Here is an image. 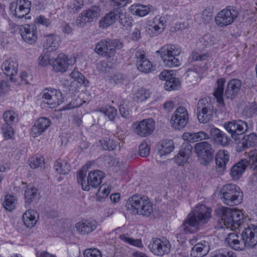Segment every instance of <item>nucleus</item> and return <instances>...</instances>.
Segmentation results:
<instances>
[{"label":"nucleus","instance_id":"54","mask_svg":"<svg viewBox=\"0 0 257 257\" xmlns=\"http://www.w3.org/2000/svg\"><path fill=\"white\" fill-rule=\"evenodd\" d=\"M39 64L42 66H46L48 65L53 66L54 59L51 58L48 54H42L38 58Z\"/></svg>","mask_w":257,"mask_h":257},{"label":"nucleus","instance_id":"1","mask_svg":"<svg viewBox=\"0 0 257 257\" xmlns=\"http://www.w3.org/2000/svg\"><path fill=\"white\" fill-rule=\"evenodd\" d=\"M211 209L204 205H197L190 213L181 226L184 233H194L197 231L201 224L206 223L210 217Z\"/></svg>","mask_w":257,"mask_h":257},{"label":"nucleus","instance_id":"34","mask_svg":"<svg viewBox=\"0 0 257 257\" xmlns=\"http://www.w3.org/2000/svg\"><path fill=\"white\" fill-rule=\"evenodd\" d=\"M216 164L220 170H224L226 165L229 162V154L227 151L220 150L217 154L216 158Z\"/></svg>","mask_w":257,"mask_h":257},{"label":"nucleus","instance_id":"16","mask_svg":"<svg viewBox=\"0 0 257 257\" xmlns=\"http://www.w3.org/2000/svg\"><path fill=\"white\" fill-rule=\"evenodd\" d=\"M150 201L149 199L146 196L140 195H134L130 198L126 203L125 206L127 210L131 213L138 214L139 212V209L141 208Z\"/></svg>","mask_w":257,"mask_h":257},{"label":"nucleus","instance_id":"40","mask_svg":"<svg viewBox=\"0 0 257 257\" xmlns=\"http://www.w3.org/2000/svg\"><path fill=\"white\" fill-rule=\"evenodd\" d=\"M54 168L57 174L60 175H66L68 174L71 170V167L69 163L66 161L61 160L56 161L54 164Z\"/></svg>","mask_w":257,"mask_h":257},{"label":"nucleus","instance_id":"20","mask_svg":"<svg viewBox=\"0 0 257 257\" xmlns=\"http://www.w3.org/2000/svg\"><path fill=\"white\" fill-rule=\"evenodd\" d=\"M74 58H68L64 54H60L56 59H54L53 67L57 71L65 72L69 66H72L75 62Z\"/></svg>","mask_w":257,"mask_h":257},{"label":"nucleus","instance_id":"45","mask_svg":"<svg viewBox=\"0 0 257 257\" xmlns=\"http://www.w3.org/2000/svg\"><path fill=\"white\" fill-rule=\"evenodd\" d=\"M86 175V171L83 170H80L77 174V182L79 184H81L83 190L85 191L89 190V187L88 184V179L87 182L85 180V178Z\"/></svg>","mask_w":257,"mask_h":257},{"label":"nucleus","instance_id":"6","mask_svg":"<svg viewBox=\"0 0 257 257\" xmlns=\"http://www.w3.org/2000/svg\"><path fill=\"white\" fill-rule=\"evenodd\" d=\"M213 113V105L209 98L200 99L197 104V115L201 123H206L212 118Z\"/></svg>","mask_w":257,"mask_h":257},{"label":"nucleus","instance_id":"35","mask_svg":"<svg viewBox=\"0 0 257 257\" xmlns=\"http://www.w3.org/2000/svg\"><path fill=\"white\" fill-rule=\"evenodd\" d=\"M184 140L190 142H196L203 140L209 138V135L203 131H200L197 133L186 132L182 135Z\"/></svg>","mask_w":257,"mask_h":257},{"label":"nucleus","instance_id":"59","mask_svg":"<svg viewBox=\"0 0 257 257\" xmlns=\"http://www.w3.org/2000/svg\"><path fill=\"white\" fill-rule=\"evenodd\" d=\"M84 257H102L101 251L96 248H88L83 252Z\"/></svg>","mask_w":257,"mask_h":257},{"label":"nucleus","instance_id":"42","mask_svg":"<svg viewBox=\"0 0 257 257\" xmlns=\"http://www.w3.org/2000/svg\"><path fill=\"white\" fill-rule=\"evenodd\" d=\"M37 189L32 185H29L27 187L25 191V197L26 202L30 203L33 202L37 197Z\"/></svg>","mask_w":257,"mask_h":257},{"label":"nucleus","instance_id":"5","mask_svg":"<svg viewBox=\"0 0 257 257\" xmlns=\"http://www.w3.org/2000/svg\"><path fill=\"white\" fill-rule=\"evenodd\" d=\"M220 195L223 202L230 206L239 204L243 200L242 192L233 184L224 185L221 189Z\"/></svg>","mask_w":257,"mask_h":257},{"label":"nucleus","instance_id":"50","mask_svg":"<svg viewBox=\"0 0 257 257\" xmlns=\"http://www.w3.org/2000/svg\"><path fill=\"white\" fill-rule=\"evenodd\" d=\"M179 85L178 79L172 77L165 82L164 87L166 90L171 91L176 89Z\"/></svg>","mask_w":257,"mask_h":257},{"label":"nucleus","instance_id":"2","mask_svg":"<svg viewBox=\"0 0 257 257\" xmlns=\"http://www.w3.org/2000/svg\"><path fill=\"white\" fill-rule=\"evenodd\" d=\"M123 47V43L118 39H103L98 42L95 46V51L99 55L106 57L107 62L113 64L116 59L113 56L116 50Z\"/></svg>","mask_w":257,"mask_h":257},{"label":"nucleus","instance_id":"52","mask_svg":"<svg viewBox=\"0 0 257 257\" xmlns=\"http://www.w3.org/2000/svg\"><path fill=\"white\" fill-rule=\"evenodd\" d=\"M120 238L123 241L130 244L131 245L139 247H143V245L141 239H135L132 237H130L124 234L121 235Z\"/></svg>","mask_w":257,"mask_h":257},{"label":"nucleus","instance_id":"30","mask_svg":"<svg viewBox=\"0 0 257 257\" xmlns=\"http://www.w3.org/2000/svg\"><path fill=\"white\" fill-rule=\"evenodd\" d=\"M226 241L229 246L236 250H241L245 247H248L245 244L243 240L240 241L238 239V236L235 233H229L226 238Z\"/></svg>","mask_w":257,"mask_h":257},{"label":"nucleus","instance_id":"29","mask_svg":"<svg viewBox=\"0 0 257 257\" xmlns=\"http://www.w3.org/2000/svg\"><path fill=\"white\" fill-rule=\"evenodd\" d=\"M241 86V82L239 80H230L227 84L224 95L227 98L233 99L237 95Z\"/></svg>","mask_w":257,"mask_h":257},{"label":"nucleus","instance_id":"31","mask_svg":"<svg viewBox=\"0 0 257 257\" xmlns=\"http://www.w3.org/2000/svg\"><path fill=\"white\" fill-rule=\"evenodd\" d=\"M238 140V144L240 150H244L249 147L257 146V135L255 133L244 136Z\"/></svg>","mask_w":257,"mask_h":257},{"label":"nucleus","instance_id":"57","mask_svg":"<svg viewBox=\"0 0 257 257\" xmlns=\"http://www.w3.org/2000/svg\"><path fill=\"white\" fill-rule=\"evenodd\" d=\"M249 164L253 170H257V149L250 151L248 154Z\"/></svg>","mask_w":257,"mask_h":257},{"label":"nucleus","instance_id":"25","mask_svg":"<svg viewBox=\"0 0 257 257\" xmlns=\"http://www.w3.org/2000/svg\"><path fill=\"white\" fill-rule=\"evenodd\" d=\"M119 14V10H111L99 20V27L100 28L105 29L112 25L118 19Z\"/></svg>","mask_w":257,"mask_h":257},{"label":"nucleus","instance_id":"19","mask_svg":"<svg viewBox=\"0 0 257 257\" xmlns=\"http://www.w3.org/2000/svg\"><path fill=\"white\" fill-rule=\"evenodd\" d=\"M20 33L23 40L30 44H34L38 38L37 28L35 25H26L21 26Z\"/></svg>","mask_w":257,"mask_h":257},{"label":"nucleus","instance_id":"22","mask_svg":"<svg viewBox=\"0 0 257 257\" xmlns=\"http://www.w3.org/2000/svg\"><path fill=\"white\" fill-rule=\"evenodd\" d=\"M18 63L15 58H9L6 60L2 65L1 68L4 73L10 76V79L15 81L12 77L17 73Z\"/></svg>","mask_w":257,"mask_h":257},{"label":"nucleus","instance_id":"10","mask_svg":"<svg viewBox=\"0 0 257 257\" xmlns=\"http://www.w3.org/2000/svg\"><path fill=\"white\" fill-rule=\"evenodd\" d=\"M225 130L235 141L240 140V136L247 130L246 122L240 120L228 121L224 124Z\"/></svg>","mask_w":257,"mask_h":257},{"label":"nucleus","instance_id":"37","mask_svg":"<svg viewBox=\"0 0 257 257\" xmlns=\"http://www.w3.org/2000/svg\"><path fill=\"white\" fill-rule=\"evenodd\" d=\"M174 149V143L171 140H163L158 145V152L160 156L169 154Z\"/></svg>","mask_w":257,"mask_h":257},{"label":"nucleus","instance_id":"12","mask_svg":"<svg viewBox=\"0 0 257 257\" xmlns=\"http://www.w3.org/2000/svg\"><path fill=\"white\" fill-rule=\"evenodd\" d=\"M31 2L28 0H17L11 3L10 10L16 18H23L30 12Z\"/></svg>","mask_w":257,"mask_h":257},{"label":"nucleus","instance_id":"64","mask_svg":"<svg viewBox=\"0 0 257 257\" xmlns=\"http://www.w3.org/2000/svg\"><path fill=\"white\" fill-rule=\"evenodd\" d=\"M111 66L105 61H100L97 64V68L100 73H106L109 71Z\"/></svg>","mask_w":257,"mask_h":257},{"label":"nucleus","instance_id":"61","mask_svg":"<svg viewBox=\"0 0 257 257\" xmlns=\"http://www.w3.org/2000/svg\"><path fill=\"white\" fill-rule=\"evenodd\" d=\"M139 153L142 157H146L150 154V148L147 143L144 142L140 145Z\"/></svg>","mask_w":257,"mask_h":257},{"label":"nucleus","instance_id":"7","mask_svg":"<svg viewBox=\"0 0 257 257\" xmlns=\"http://www.w3.org/2000/svg\"><path fill=\"white\" fill-rule=\"evenodd\" d=\"M101 9L99 6L94 5L82 11L77 17L76 25L83 28L87 23L93 22L99 17Z\"/></svg>","mask_w":257,"mask_h":257},{"label":"nucleus","instance_id":"9","mask_svg":"<svg viewBox=\"0 0 257 257\" xmlns=\"http://www.w3.org/2000/svg\"><path fill=\"white\" fill-rule=\"evenodd\" d=\"M238 16L237 10L232 6H228L218 12L215 17V23L218 26L224 27L231 25Z\"/></svg>","mask_w":257,"mask_h":257},{"label":"nucleus","instance_id":"38","mask_svg":"<svg viewBox=\"0 0 257 257\" xmlns=\"http://www.w3.org/2000/svg\"><path fill=\"white\" fill-rule=\"evenodd\" d=\"M225 82V78H222L219 79L216 82V87L213 93L217 101L220 104H223L224 103L223 95Z\"/></svg>","mask_w":257,"mask_h":257},{"label":"nucleus","instance_id":"28","mask_svg":"<svg viewBox=\"0 0 257 257\" xmlns=\"http://www.w3.org/2000/svg\"><path fill=\"white\" fill-rule=\"evenodd\" d=\"M210 134V137L217 144L226 146L229 143V139L226 134L216 127L211 128Z\"/></svg>","mask_w":257,"mask_h":257},{"label":"nucleus","instance_id":"43","mask_svg":"<svg viewBox=\"0 0 257 257\" xmlns=\"http://www.w3.org/2000/svg\"><path fill=\"white\" fill-rule=\"evenodd\" d=\"M17 204V199L14 195H7L3 202V206L8 211L15 209Z\"/></svg>","mask_w":257,"mask_h":257},{"label":"nucleus","instance_id":"23","mask_svg":"<svg viewBox=\"0 0 257 257\" xmlns=\"http://www.w3.org/2000/svg\"><path fill=\"white\" fill-rule=\"evenodd\" d=\"M96 221L92 219L85 220L77 222L75 225L77 231L83 235L87 234L92 232L96 228Z\"/></svg>","mask_w":257,"mask_h":257},{"label":"nucleus","instance_id":"15","mask_svg":"<svg viewBox=\"0 0 257 257\" xmlns=\"http://www.w3.org/2000/svg\"><path fill=\"white\" fill-rule=\"evenodd\" d=\"M42 98L44 99L46 103L52 107L60 105L63 100L62 92L53 88L45 89L43 92Z\"/></svg>","mask_w":257,"mask_h":257},{"label":"nucleus","instance_id":"56","mask_svg":"<svg viewBox=\"0 0 257 257\" xmlns=\"http://www.w3.org/2000/svg\"><path fill=\"white\" fill-rule=\"evenodd\" d=\"M153 212V204L149 201L148 203H146V204L141 208V209H139V212L138 214L142 215L145 216H149Z\"/></svg>","mask_w":257,"mask_h":257},{"label":"nucleus","instance_id":"8","mask_svg":"<svg viewBox=\"0 0 257 257\" xmlns=\"http://www.w3.org/2000/svg\"><path fill=\"white\" fill-rule=\"evenodd\" d=\"M194 152L201 164L206 165L213 159L214 150L207 142H201L195 144Z\"/></svg>","mask_w":257,"mask_h":257},{"label":"nucleus","instance_id":"26","mask_svg":"<svg viewBox=\"0 0 257 257\" xmlns=\"http://www.w3.org/2000/svg\"><path fill=\"white\" fill-rule=\"evenodd\" d=\"M192 147L187 143L183 144L178 154L174 158L175 162L179 165L185 163L192 153Z\"/></svg>","mask_w":257,"mask_h":257},{"label":"nucleus","instance_id":"13","mask_svg":"<svg viewBox=\"0 0 257 257\" xmlns=\"http://www.w3.org/2000/svg\"><path fill=\"white\" fill-rule=\"evenodd\" d=\"M134 132L141 137H146L151 135L155 127V123L152 118L143 119L133 123Z\"/></svg>","mask_w":257,"mask_h":257},{"label":"nucleus","instance_id":"4","mask_svg":"<svg viewBox=\"0 0 257 257\" xmlns=\"http://www.w3.org/2000/svg\"><path fill=\"white\" fill-rule=\"evenodd\" d=\"M163 61L165 66L172 67L181 64L177 58L181 53V48L178 45L167 44L157 51Z\"/></svg>","mask_w":257,"mask_h":257},{"label":"nucleus","instance_id":"46","mask_svg":"<svg viewBox=\"0 0 257 257\" xmlns=\"http://www.w3.org/2000/svg\"><path fill=\"white\" fill-rule=\"evenodd\" d=\"M3 118L5 123H10L12 125L16 123L18 119L17 114L14 111L11 110L5 111L3 115Z\"/></svg>","mask_w":257,"mask_h":257},{"label":"nucleus","instance_id":"24","mask_svg":"<svg viewBox=\"0 0 257 257\" xmlns=\"http://www.w3.org/2000/svg\"><path fill=\"white\" fill-rule=\"evenodd\" d=\"M43 47L48 52L56 50L60 46V38L56 34H49L44 37Z\"/></svg>","mask_w":257,"mask_h":257},{"label":"nucleus","instance_id":"21","mask_svg":"<svg viewBox=\"0 0 257 257\" xmlns=\"http://www.w3.org/2000/svg\"><path fill=\"white\" fill-rule=\"evenodd\" d=\"M51 121L45 117H40L32 128L31 134L34 138L41 135L50 126Z\"/></svg>","mask_w":257,"mask_h":257},{"label":"nucleus","instance_id":"60","mask_svg":"<svg viewBox=\"0 0 257 257\" xmlns=\"http://www.w3.org/2000/svg\"><path fill=\"white\" fill-rule=\"evenodd\" d=\"M119 112L123 117L127 118L130 114V108L127 106V102L123 101L119 105Z\"/></svg>","mask_w":257,"mask_h":257},{"label":"nucleus","instance_id":"55","mask_svg":"<svg viewBox=\"0 0 257 257\" xmlns=\"http://www.w3.org/2000/svg\"><path fill=\"white\" fill-rule=\"evenodd\" d=\"M10 123H5L2 126V132L6 140L12 139L14 135V130Z\"/></svg>","mask_w":257,"mask_h":257},{"label":"nucleus","instance_id":"33","mask_svg":"<svg viewBox=\"0 0 257 257\" xmlns=\"http://www.w3.org/2000/svg\"><path fill=\"white\" fill-rule=\"evenodd\" d=\"M253 235L252 224L245 228L241 233V239L248 247H253L256 245Z\"/></svg>","mask_w":257,"mask_h":257},{"label":"nucleus","instance_id":"63","mask_svg":"<svg viewBox=\"0 0 257 257\" xmlns=\"http://www.w3.org/2000/svg\"><path fill=\"white\" fill-rule=\"evenodd\" d=\"M70 76L79 83L83 84L84 83V77L81 73L75 69L71 72Z\"/></svg>","mask_w":257,"mask_h":257},{"label":"nucleus","instance_id":"58","mask_svg":"<svg viewBox=\"0 0 257 257\" xmlns=\"http://www.w3.org/2000/svg\"><path fill=\"white\" fill-rule=\"evenodd\" d=\"M215 40L214 38L210 34L205 35L200 41V43H202L205 47H210L214 45Z\"/></svg>","mask_w":257,"mask_h":257},{"label":"nucleus","instance_id":"51","mask_svg":"<svg viewBox=\"0 0 257 257\" xmlns=\"http://www.w3.org/2000/svg\"><path fill=\"white\" fill-rule=\"evenodd\" d=\"M119 19V22L121 26L127 28L131 26L132 23V20L131 18L126 16L125 14H123L121 10H119V16H118Z\"/></svg>","mask_w":257,"mask_h":257},{"label":"nucleus","instance_id":"41","mask_svg":"<svg viewBox=\"0 0 257 257\" xmlns=\"http://www.w3.org/2000/svg\"><path fill=\"white\" fill-rule=\"evenodd\" d=\"M152 7L150 5H134L131 7L132 12L141 17H144L148 14L151 11Z\"/></svg>","mask_w":257,"mask_h":257},{"label":"nucleus","instance_id":"48","mask_svg":"<svg viewBox=\"0 0 257 257\" xmlns=\"http://www.w3.org/2000/svg\"><path fill=\"white\" fill-rule=\"evenodd\" d=\"M100 143L104 150L109 151L114 150L117 146V143L109 138H105L102 141H100Z\"/></svg>","mask_w":257,"mask_h":257},{"label":"nucleus","instance_id":"27","mask_svg":"<svg viewBox=\"0 0 257 257\" xmlns=\"http://www.w3.org/2000/svg\"><path fill=\"white\" fill-rule=\"evenodd\" d=\"M210 249V243L207 240H201L197 243L196 247L192 248V257H203L206 255Z\"/></svg>","mask_w":257,"mask_h":257},{"label":"nucleus","instance_id":"17","mask_svg":"<svg viewBox=\"0 0 257 257\" xmlns=\"http://www.w3.org/2000/svg\"><path fill=\"white\" fill-rule=\"evenodd\" d=\"M167 26V21L164 17L158 16L150 22L148 33L151 37L162 33Z\"/></svg>","mask_w":257,"mask_h":257},{"label":"nucleus","instance_id":"14","mask_svg":"<svg viewBox=\"0 0 257 257\" xmlns=\"http://www.w3.org/2000/svg\"><path fill=\"white\" fill-rule=\"evenodd\" d=\"M189 120L188 113L184 106H179L174 112L171 122L172 126L177 130L184 128Z\"/></svg>","mask_w":257,"mask_h":257},{"label":"nucleus","instance_id":"62","mask_svg":"<svg viewBox=\"0 0 257 257\" xmlns=\"http://www.w3.org/2000/svg\"><path fill=\"white\" fill-rule=\"evenodd\" d=\"M129 0H110L113 9L121 10L120 9L128 3Z\"/></svg>","mask_w":257,"mask_h":257},{"label":"nucleus","instance_id":"36","mask_svg":"<svg viewBox=\"0 0 257 257\" xmlns=\"http://www.w3.org/2000/svg\"><path fill=\"white\" fill-rule=\"evenodd\" d=\"M38 216V214L33 210L26 211L23 216L24 224L28 228L34 227L36 224Z\"/></svg>","mask_w":257,"mask_h":257},{"label":"nucleus","instance_id":"53","mask_svg":"<svg viewBox=\"0 0 257 257\" xmlns=\"http://www.w3.org/2000/svg\"><path fill=\"white\" fill-rule=\"evenodd\" d=\"M44 163L43 157L40 156H36L29 159V164L33 169H36L41 167Z\"/></svg>","mask_w":257,"mask_h":257},{"label":"nucleus","instance_id":"47","mask_svg":"<svg viewBox=\"0 0 257 257\" xmlns=\"http://www.w3.org/2000/svg\"><path fill=\"white\" fill-rule=\"evenodd\" d=\"M84 7L83 0H73L68 6V10L70 13H75L79 11Z\"/></svg>","mask_w":257,"mask_h":257},{"label":"nucleus","instance_id":"11","mask_svg":"<svg viewBox=\"0 0 257 257\" xmlns=\"http://www.w3.org/2000/svg\"><path fill=\"white\" fill-rule=\"evenodd\" d=\"M149 248L155 255L163 256L169 253L171 245L167 239L153 238L149 244Z\"/></svg>","mask_w":257,"mask_h":257},{"label":"nucleus","instance_id":"18","mask_svg":"<svg viewBox=\"0 0 257 257\" xmlns=\"http://www.w3.org/2000/svg\"><path fill=\"white\" fill-rule=\"evenodd\" d=\"M135 58L138 70L145 73L151 72L153 70L151 62L146 57L145 52L142 50H138L135 53Z\"/></svg>","mask_w":257,"mask_h":257},{"label":"nucleus","instance_id":"32","mask_svg":"<svg viewBox=\"0 0 257 257\" xmlns=\"http://www.w3.org/2000/svg\"><path fill=\"white\" fill-rule=\"evenodd\" d=\"M104 177V173L99 170H95L89 172L88 175V184L89 187L97 188L102 182Z\"/></svg>","mask_w":257,"mask_h":257},{"label":"nucleus","instance_id":"49","mask_svg":"<svg viewBox=\"0 0 257 257\" xmlns=\"http://www.w3.org/2000/svg\"><path fill=\"white\" fill-rule=\"evenodd\" d=\"M150 95L148 90L144 88H140L135 94V98L137 99V101L142 102L148 99L150 97Z\"/></svg>","mask_w":257,"mask_h":257},{"label":"nucleus","instance_id":"44","mask_svg":"<svg viewBox=\"0 0 257 257\" xmlns=\"http://www.w3.org/2000/svg\"><path fill=\"white\" fill-rule=\"evenodd\" d=\"M97 111L106 115L110 120H113L117 115V110L113 106H107L99 108Z\"/></svg>","mask_w":257,"mask_h":257},{"label":"nucleus","instance_id":"39","mask_svg":"<svg viewBox=\"0 0 257 257\" xmlns=\"http://www.w3.org/2000/svg\"><path fill=\"white\" fill-rule=\"evenodd\" d=\"M244 162L243 160H242L235 164L231 168L230 173L233 179L237 180L241 177L246 168Z\"/></svg>","mask_w":257,"mask_h":257},{"label":"nucleus","instance_id":"3","mask_svg":"<svg viewBox=\"0 0 257 257\" xmlns=\"http://www.w3.org/2000/svg\"><path fill=\"white\" fill-rule=\"evenodd\" d=\"M218 213L221 218L220 223L231 230L239 229L243 222V215L239 210L221 207L218 210Z\"/></svg>","mask_w":257,"mask_h":257}]
</instances>
